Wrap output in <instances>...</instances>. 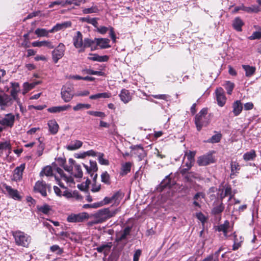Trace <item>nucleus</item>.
<instances>
[{"label":"nucleus","instance_id":"1","mask_svg":"<svg viewBox=\"0 0 261 261\" xmlns=\"http://www.w3.org/2000/svg\"><path fill=\"white\" fill-rule=\"evenodd\" d=\"M11 87H5L4 89L0 88V107L5 110L11 106L16 99V83L11 82Z\"/></svg>","mask_w":261,"mask_h":261},{"label":"nucleus","instance_id":"2","mask_svg":"<svg viewBox=\"0 0 261 261\" xmlns=\"http://www.w3.org/2000/svg\"><path fill=\"white\" fill-rule=\"evenodd\" d=\"M73 44L74 46L78 49L79 53H83L85 50V48L87 47H91V50H93L96 49L95 47L94 49L92 48V45L94 44V42L92 39L89 38H85L83 39V35L80 31H77L76 33V35L73 38Z\"/></svg>","mask_w":261,"mask_h":261},{"label":"nucleus","instance_id":"3","mask_svg":"<svg viewBox=\"0 0 261 261\" xmlns=\"http://www.w3.org/2000/svg\"><path fill=\"white\" fill-rule=\"evenodd\" d=\"M118 210L111 211L109 208H104L99 210L94 215V220L89 222L90 225L101 223L108 219L114 217L117 213Z\"/></svg>","mask_w":261,"mask_h":261},{"label":"nucleus","instance_id":"4","mask_svg":"<svg viewBox=\"0 0 261 261\" xmlns=\"http://www.w3.org/2000/svg\"><path fill=\"white\" fill-rule=\"evenodd\" d=\"M207 108H203L195 117V123L198 131L200 130L203 126L208 124V119L206 117Z\"/></svg>","mask_w":261,"mask_h":261},{"label":"nucleus","instance_id":"5","mask_svg":"<svg viewBox=\"0 0 261 261\" xmlns=\"http://www.w3.org/2000/svg\"><path fill=\"white\" fill-rule=\"evenodd\" d=\"M57 172L59 173V174L60 176L61 179L60 180L58 179V178L55 176V178L57 180L58 185L60 186V187H61L63 189H66V188L64 186V184L62 182L61 180H64L66 181L67 184H73V178L71 176H67L66 175L63 171L62 169H61L60 168H57L56 169Z\"/></svg>","mask_w":261,"mask_h":261},{"label":"nucleus","instance_id":"6","mask_svg":"<svg viewBox=\"0 0 261 261\" xmlns=\"http://www.w3.org/2000/svg\"><path fill=\"white\" fill-rule=\"evenodd\" d=\"M47 190L48 191L51 190V187L49 185H47L45 182L43 180L37 181L34 186V190L39 192L43 197L47 196Z\"/></svg>","mask_w":261,"mask_h":261},{"label":"nucleus","instance_id":"7","mask_svg":"<svg viewBox=\"0 0 261 261\" xmlns=\"http://www.w3.org/2000/svg\"><path fill=\"white\" fill-rule=\"evenodd\" d=\"M65 50V46L60 43L58 46L52 51V58L54 63H57L59 60L61 59Z\"/></svg>","mask_w":261,"mask_h":261},{"label":"nucleus","instance_id":"8","mask_svg":"<svg viewBox=\"0 0 261 261\" xmlns=\"http://www.w3.org/2000/svg\"><path fill=\"white\" fill-rule=\"evenodd\" d=\"M88 215L86 213L71 214L67 218V221L70 223H79L84 221L88 219Z\"/></svg>","mask_w":261,"mask_h":261},{"label":"nucleus","instance_id":"9","mask_svg":"<svg viewBox=\"0 0 261 261\" xmlns=\"http://www.w3.org/2000/svg\"><path fill=\"white\" fill-rule=\"evenodd\" d=\"M31 237L23 232L17 231V245L28 247L31 242Z\"/></svg>","mask_w":261,"mask_h":261},{"label":"nucleus","instance_id":"10","mask_svg":"<svg viewBox=\"0 0 261 261\" xmlns=\"http://www.w3.org/2000/svg\"><path fill=\"white\" fill-rule=\"evenodd\" d=\"M96 28V31L98 33L100 34L104 35L107 33V32L109 31V35L111 38L113 42L115 43L116 41V36L114 32V28L112 27H106L105 26H100L97 27H95Z\"/></svg>","mask_w":261,"mask_h":261},{"label":"nucleus","instance_id":"11","mask_svg":"<svg viewBox=\"0 0 261 261\" xmlns=\"http://www.w3.org/2000/svg\"><path fill=\"white\" fill-rule=\"evenodd\" d=\"M84 167L87 170L88 173L90 174L91 177L93 178L94 181H95L97 176V174L96 173L98 170L97 163L95 161H90V167L88 166L83 164Z\"/></svg>","mask_w":261,"mask_h":261},{"label":"nucleus","instance_id":"12","mask_svg":"<svg viewBox=\"0 0 261 261\" xmlns=\"http://www.w3.org/2000/svg\"><path fill=\"white\" fill-rule=\"evenodd\" d=\"M216 97L217 103L220 107H223L226 103V97L225 95L224 90L222 88L219 87L215 90Z\"/></svg>","mask_w":261,"mask_h":261},{"label":"nucleus","instance_id":"13","mask_svg":"<svg viewBox=\"0 0 261 261\" xmlns=\"http://www.w3.org/2000/svg\"><path fill=\"white\" fill-rule=\"evenodd\" d=\"M14 115L8 114L4 117H0V124L6 127H12L14 124Z\"/></svg>","mask_w":261,"mask_h":261},{"label":"nucleus","instance_id":"14","mask_svg":"<svg viewBox=\"0 0 261 261\" xmlns=\"http://www.w3.org/2000/svg\"><path fill=\"white\" fill-rule=\"evenodd\" d=\"M61 94L62 99L66 102L70 101L73 97L72 88L70 87H63Z\"/></svg>","mask_w":261,"mask_h":261},{"label":"nucleus","instance_id":"15","mask_svg":"<svg viewBox=\"0 0 261 261\" xmlns=\"http://www.w3.org/2000/svg\"><path fill=\"white\" fill-rule=\"evenodd\" d=\"M94 44L96 43L97 46H98L101 49L108 48L111 47L110 44V40L108 38H96L92 40Z\"/></svg>","mask_w":261,"mask_h":261},{"label":"nucleus","instance_id":"16","mask_svg":"<svg viewBox=\"0 0 261 261\" xmlns=\"http://www.w3.org/2000/svg\"><path fill=\"white\" fill-rule=\"evenodd\" d=\"M71 26V22L70 21H65L61 23H57L49 30V32L50 33H53L61 30H64L67 28H70Z\"/></svg>","mask_w":261,"mask_h":261},{"label":"nucleus","instance_id":"17","mask_svg":"<svg viewBox=\"0 0 261 261\" xmlns=\"http://www.w3.org/2000/svg\"><path fill=\"white\" fill-rule=\"evenodd\" d=\"M213 162V159L211 154L201 156L197 160V163L199 166H206Z\"/></svg>","mask_w":261,"mask_h":261},{"label":"nucleus","instance_id":"18","mask_svg":"<svg viewBox=\"0 0 261 261\" xmlns=\"http://www.w3.org/2000/svg\"><path fill=\"white\" fill-rule=\"evenodd\" d=\"M132 151L138 157L139 160H142L146 156L145 151L141 145H136L131 147Z\"/></svg>","mask_w":261,"mask_h":261},{"label":"nucleus","instance_id":"19","mask_svg":"<svg viewBox=\"0 0 261 261\" xmlns=\"http://www.w3.org/2000/svg\"><path fill=\"white\" fill-rule=\"evenodd\" d=\"M32 45L33 47H42L45 46L49 49H53L54 48V45L53 44V43L50 41H36L33 42L32 43Z\"/></svg>","mask_w":261,"mask_h":261},{"label":"nucleus","instance_id":"20","mask_svg":"<svg viewBox=\"0 0 261 261\" xmlns=\"http://www.w3.org/2000/svg\"><path fill=\"white\" fill-rule=\"evenodd\" d=\"M63 196L67 199L74 198L76 200H81L82 196L79 194L78 192L74 191L73 192L68 190H65L63 192Z\"/></svg>","mask_w":261,"mask_h":261},{"label":"nucleus","instance_id":"21","mask_svg":"<svg viewBox=\"0 0 261 261\" xmlns=\"http://www.w3.org/2000/svg\"><path fill=\"white\" fill-rule=\"evenodd\" d=\"M83 145V142L80 140H74L66 145V148L69 151H73L80 148Z\"/></svg>","mask_w":261,"mask_h":261},{"label":"nucleus","instance_id":"22","mask_svg":"<svg viewBox=\"0 0 261 261\" xmlns=\"http://www.w3.org/2000/svg\"><path fill=\"white\" fill-rule=\"evenodd\" d=\"M120 99L124 103H128L132 99V95L128 90L123 89L119 94Z\"/></svg>","mask_w":261,"mask_h":261},{"label":"nucleus","instance_id":"23","mask_svg":"<svg viewBox=\"0 0 261 261\" xmlns=\"http://www.w3.org/2000/svg\"><path fill=\"white\" fill-rule=\"evenodd\" d=\"M71 106L70 105H64L61 106H56L52 107L47 109V111L51 113H60L63 111H65L70 108Z\"/></svg>","mask_w":261,"mask_h":261},{"label":"nucleus","instance_id":"24","mask_svg":"<svg viewBox=\"0 0 261 261\" xmlns=\"http://www.w3.org/2000/svg\"><path fill=\"white\" fill-rule=\"evenodd\" d=\"M193 164L194 163L190 162V161H187L185 160L184 164H182L181 167L179 169L178 172L182 175H184L191 169Z\"/></svg>","mask_w":261,"mask_h":261},{"label":"nucleus","instance_id":"25","mask_svg":"<svg viewBox=\"0 0 261 261\" xmlns=\"http://www.w3.org/2000/svg\"><path fill=\"white\" fill-rule=\"evenodd\" d=\"M47 125L49 128V131L51 134L55 135L57 133L59 129V125L55 120H49Z\"/></svg>","mask_w":261,"mask_h":261},{"label":"nucleus","instance_id":"26","mask_svg":"<svg viewBox=\"0 0 261 261\" xmlns=\"http://www.w3.org/2000/svg\"><path fill=\"white\" fill-rule=\"evenodd\" d=\"M232 112L235 116H238L242 112L243 105L240 100H237L232 104Z\"/></svg>","mask_w":261,"mask_h":261},{"label":"nucleus","instance_id":"27","mask_svg":"<svg viewBox=\"0 0 261 261\" xmlns=\"http://www.w3.org/2000/svg\"><path fill=\"white\" fill-rule=\"evenodd\" d=\"M41 83V81H36L32 83L25 82L23 85L22 94L24 95L28 91L34 88L36 85Z\"/></svg>","mask_w":261,"mask_h":261},{"label":"nucleus","instance_id":"28","mask_svg":"<svg viewBox=\"0 0 261 261\" xmlns=\"http://www.w3.org/2000/svg\"><path fill=\"white\" fill-rule=\"evenodd\" d=\"M4 188H5L6 192L5 194H7L8 196L14 199H16V190L12 188L11 186H8L6 184L4 185Z\"/></svg>","mask_w":261,"mask_h":261},{"label":"nucleus","instance_id":"29","mask_svg":"<svg viewBox=\"0 0 261 261\" xmlns=\"http://www.w3.org/2000/svg\"><path fill=\"white\" fill-rule=\"evenodd\" d=\"M112 96V94L110 92H103L99 93L96 94L91 95L90 96L89 98L90 99H97L100 98H109Z\"/></svg>","mask_w":261,"mask_h":261},{"label":"nucleus","instance_id":"30","mask_svg":"<svg viewBox=\"0 0 261 261\" xmlns=\"http://www.w3.org/2000/svg\"><path fill=\"white\" fill-rule=\"evenodd\" d=\"M195 151H186L185 152L184 156L183 158V164H184L185 162V160L187 161H190V162H192L193 163H194L195 161Z\"/></svg>","mask_w":261,"mask_h":261},{"label":"nucleus","instance_id":"31","mask_svg":"<svg viewBox=\"0 0 261 261\" xmlns=\"http://www.w3.org/2000/svg\"><path fill=\"white\" fill-rule=\"evenodd\" d=\"M242 68L245 71V75L247 77L253 75L256 70L255 67L248 65H242Z\"/></svg>","mask_w":261,"mask_h":261},{"label":"nucleus","instance_id":"32","mask_svg":"<svg viewBox=\"0 0 261 261\" xmlns=\"http://www.w3.org/2000/svg\"><path fill=\"white\" fill-rule=\"evenodd\" d=\"M244 25L242 20L239 17H236L233 21L232 26L236 31L240 32L242 31V27Z\"/></svg>","mask_w":261,"mask_h":261},{"label":"nucleus","instance_id":"33","mask_svg":"<svg viewBox=\"0 0 261 261\" xmlns=\"http://www.w3.org/2000/svg\"><path fill=\"white\" fill-rule=\"evenodd\" d=\"M256 156V154L255 151L253 149H252L244 154L243 159L245 161H252L255 159Z\"/></svg>","mask_w":261,"mask_h":261},{"label":"nucleus","instance_id":"34","mask_svg":"<svg viewBox=\"0 0 261 261\" xmlns=\"http://www.w3.org/2000/svg\"><path fill=\"white\" fill-rule=\"evenodd\" d=\"M49 33H50L49 30H47L45 29L38 28L35 31V34L38 37H46L49 36Z\"/></svg>","mask_w":261,"mask_h":261},{"label":"nucleus","instance_id":"35","mask_svg":"<svg viewBox=\"0 0 261 261\" xmlns=\"http://www.w3.org/2000/svg\"><path fill=\"white\" fill-rule=\"evenodd\" d=\"M169 175H167L166 177L163 180L162 182L161 183V186L163 189L168 188H170L172 185H173L174 181H172L171 178L169 177Z\"/></svg>","mask_w":261,"mask_h":261},{"label":"nucleus","instance_id":"36","mask_svg":"<svg viewBox=\"0 0 261 261\" xmlns=\"http://www.w3.org/2000/svg\"><path fill=\"white\" fill-rule=\"evenodd\" d=\"M80 20L82 22H86L91 24L94 27H97V25L98 24L97 18H90L89 16H87L81 18Z\"/></svg>","mask_w":261,"mask_h":261},{"label":"nucleus","instance_id":"37","mask_svg":"<svg viewBox=\"0 0 261 261\" xmlns=\"http://www.w3.org/2000/svg\"><path fill=\"white\" fill-rule=\"evenodd\" d=\"M92 55H93V57L89 58V59L90 60L94 61H98V62H107L108 61L109 58V57L106 55L102 56H100L97 54H93Z\"/></svg>","mask_w":261,"mask_h":261},{"label":"nucleus","instance_id":"38","mask_svg":"<svg viewBox=\"0 0 261 261\" xmlns=\"http://www.w3.org/2000/svg\"><path fill=\"white\" fill-rule=\"evenodd\" d=\"M256 31L254 32L249 37L250 40L259 39L261 38V27L255 26Z\"/></svg>","mask_w":261,"mask_h":261},{"label":"nucleus","instance_id":"39","mask_svg":"<svg viewBox=\"0 0 261 261\" xmlns=\"http://www.w3.org/2000/svg\"><path fill=\"white\" fill-rule=\"evenodd\" d=\"M240 170V166L238 163L234 162L231 163V174L230 177L233 178L234 177L236 173L238 172Z\"/></svg>","mask_w":261,"mask_h":261},{"label":"nucleus","instance_id":"40","mask_svg":"<svg viewBox=\"0 0 261 261\" xmlns=\"http://www.w3.org/2000/svg\"><path fill=\"white\" fill-rule=\"evenodd\" d=\"M132 164L130 162H126L122 165L120 174L122 175H126L130 171Z\"/></svg>","mask_w":261,"mask_h":261},{"label":"nucleus","instance_id":"41","mask_svg":"<svg viewBox=\"0 0 261 261\" xmlns=\"http://www.w3.org/2000/svg\"><path fill=\"white\" fill-rule=\"evenodd\" d=\"M40 176L42 177L43 175L46 176H50L53 175V169L49 166L45 167L40 173Z\"/></svg>","mask_w":261,"mask_h":261},{"label":"nucleus","instance_id":"42","mask_svg":"<svg viewBox=\"0 0 261 261\" xmlns=\"http://www.w3.org/2000/svg\"><path fill=\"white\" fill-rule=\"evenodd\" d=\"M58 161L60 162V165L64 168V170L68 172L71 174L73 170V166L70 165H65V164L66 163V161L64 159L59 158Z\"/></svg>","mask_w":261,"mask_h":261},{"label":"nucleus","instance_id":"43","mask_svg":"<svg viewBox=\"0 0 261 261\" xmlns=\"http://www.w3.org/2000/svg\"><path fill=\"white\" fill-rule=\"evenodd\" d=\"M73 175L76 178H81L83 176V172L81 166L80 165L75 164L74 166Z\"/></svg>","mask_w":261,"mask_h":261},{"label":"nucleus","instance_id":"44","mask_svg":"<svg viewBox=\"0 0 261 261\" xmlns=\"http://www.w3.org/2000/svg\"><path fill=\"white\" fill-rule=\"evenodd\" d=\"M244 11L248 13H258L260 11L259 8L257 5H252L250 7H246L244 6Z\"/></svg>","mask_w":261,"mask_h":261},{"label":"nucleus","instance_id":"45","mask_svg":"<svg viewBox=\"0 0 261 261\" xmlns=\"http://www.w3.org/2000/svg\"><path fill=\"white\" fill-rule=\"evenodd\" d=\"M130 231V228L126 227L124 228L123 232L120 234L119 237H118L117 240L121 241L126 239L127 236L129 234Z\"/></svg>","mask_w":261,"mask_h":261},{"label":"nucleus","instance_id":"46","mask_svg":"<svg viewBox=\"0 0 261 261\" xmlns=\"http://www.w3.org/2000/svg\"><path fill=\"white\" fill-rule=\"evenodd\" d=\"M222 138V135L220 133H217L213 135L211 138L207 140V142L211 143H216L220 141Z\"/></svg>","mask_w":261,"mask_h":261},{"label":"nucleus","instance_id":"47","mask_svg":"<svg viewBox=\"0 0 261 261\" xmlns=\"http://www.w3.org/2000/svg\"><path fill=\"white\" fill-rule=\"evenodd\" d=\"M82 12L85 14L95 13L98 12V9L96 6L93 5L90 8L83 9Z\"/></svg>","mask_w":261,"mask_h":261},{"label":"nucleus","instance_id":"48","mask_svg":"<svg viewBox=\"0 0 261 261\" xmlns=\"http://www.w3.org/2000/svg\"><path fill=\"white\" fill-rule=\"evenodd\" d=\"M185 178L186 181L189 182H192L193 179L198 178V175L194 172H189L185 174Z\"/></svg>","mask_w":261,"mask_h":261},{"label":"nucleus","instance_id":"49","mask_svg":"<svg viewBox=\"0 0 261 261\" xmlns=\"http://www.w3.org/2000/svg\"><path fill=\"white\" fill-rule=\"evenodd\" d=\"M223 86L226 90L227 94L230 95L234 88V85L233 83H231L230 81H226L223 85Z\"/></svg>","mask_w":261,"mask_h":261},{"label":"nucleus","instance_id":"50","mask_svg":"<svg viewBox=\"0 0 261 261\" xmlns=\"http://www.w3.org/2000/svg\"><path fill=\"white\" fill-rule=\"evenodd\" d=\"M112 246V244L111 242L108 243L106 244H103V245L98 247L96 248V250L98 252L101 253L104 251L110 250V249L111 248Z\"/></svg>","mask_w":261,"mask_h":261},{"label":"nucleus","instance_id":"51","mask_svg":"<svg viewBox=\"0 0 261 261\" xmlns=\"http://www.w3.org/2000/svg\"><path fill=\"white\" fill-rule=\"evenodd\" d=\"M229 222L228 221H225V222L218 227V231H222L224 233V235L225 237H227V229L229 227Z\"/></svg>","mask_w":261,"mask_h":261},{"label":"nucleus","instance_id":"52","mask_svg":"<svg viewBox=\"0 0 261 261\" xmlns=\"http://www.w3.org/2000/svg\"><path fill=\"white\" fill-rule=\"evenodd\" d=\"M97 156L98 162L99 164L102 165H109V162L108 160L103 158L104 154L103 153L98 152Z\"/></svg>","mask_w":261,"mask_h":261},{"label":"nucleus","instance_id":"53","mask_svg":"<svg viewBox=\"0 0 261 261\" xmlns=\"http://www.w3.org/2000/svg\"><path fill=\"white\" fill-rule=\"evenodd\" d=\"M50 250L52 252L55 253L57 255H61L63 252V250L58 245H54L50 247Z\"/></svg>","mask_w":261,"mask_h":261},{"label":"nucleus","instance_id":"54","mask_svg":"<svg viewBox=\"0 0 261 261\" xmlns=\"http://www.w3.org/2000/svg\"><path fill=\"white\" fill-rule=\"evenodd\" d=\"M101 181L106 184L109 185L110 184V175L107 171L103 172L101 175Z\"/></svg>","mask_w":261,"mask_h":261},{"label":"nucleus","instance_id":"55","mask_svg":"<svg viewBox=\"0 0 261 261\" xmlns=\"http://www.w3.org/2000/svg\"><path fill=\"white\" fill-rule=\"evenodd\" d=\"M25 164L23 163L17 167V181L20 180L22 178V172L25 169Z\"/></svg>","mask_w":261,"mask_h":261},{"label":"nucleus","instance_id":"56","mask_svg":"<svg viewBox=\"0 0 261 261\" xmlns=\"http://www.w3.org/2000/svg\"><path fill=\"white\" fill-rule=\"evenodd\" d=\"M123 196V194L120 191H117L112 195L111 199H113V201L117 202H119Z\"/></svg>","mask_w":261,"mask_h":261},{"label":"nucleus","instance_id":"57","mask_svg":"<svg viewBox=\"0 0 261 261\" xmlns=\"http://www.w3.org/2000/svg\"><path fill=\"white\" fill-rule=\"evenodd\" d=\"M88 114L90 115L94 116L95 117L104 118L106 117L105 114L102 112L100 111H89L87 112Z\"/></svg>","mask_w":261,"mask_h":261},{"label":"nucleus","instance_id":"58","mask_svg":"<svg viewBox=\"0 0 261 261\" xmlns=\"http://www.w3.org/2000/svg\"><path fill=\"white\" fill-rule=\"evenodd\" d=\"M38 210L39 212H42L44 214H47L51 210V208L50 206H49L48 205L44 204L42 206L38 207Z\"/></svg>","mask_w":261,"mask_h":261},{"label":"nucleus","instance_id":"59","mask_svg":"<svg viewBox=\"0 0 261 261\" xmlns=\"http://www.w3.org/2000/svg\"><path fill=\"white\" fill-rule=\"evenodd\" d=\"M151 97L159 99H162L165 101H168L170 98V95L168 94H155V95H151Z\"/></svg>","mask_w":261,"mask_h":261},{"label":"nucleus","instance_id":"60","mask_svg":"<svg viewBox=\"0 0 261 261\" xmlns=\"http://www.w3.org/2000/svg\"><path fill=\"white\" fill-rule=\"evenodd\" d=\"M86 73L90 75H97L99 76H102L104 75V72L101 71H94L90 69L85 70Z\"/></svg>","mask_w":261,"mask_h":261},{"label":"nucleus","instance_id":"61","mask_svg":"<svg viewBox=\"0 0 261 261\" xmlns=\"http://www.w3.org/2000/svg\"><path fill=\"white\" fill-rule=\"evenodd\" d=\"M10 149V143L7 141L0 143V150H9Z\"/></svg>","mask_w":261,"mask_h":261},{"label":"nucleus","instance_id":"62","mask_svg":"<svg viewBox=\"0 0 261 261\" xmlns=\"http://www.w3.org/2000/svg\"><path fill=\"white\" fill-rule=\"evenodd\" d=\"M224 193L226 194L227 196H229L228 200H230L231 198H233V195L231 193V188L230 186H226L224 188Z\"/></svg>","mask_w":261,"mask_h":261},{"label":"nucleus","instance_id":"63","mask_svg":"<svg viewBox=\"0 0 261 261\" xmlns=\"http://www.w3.org/2000/svg\"><path fill=\"white\" fill-rule=\"evenodd\" d=\"M224 208V206L222 203L220 204L219 205L216 206L213 209V212L215 214H219L221 213Z\"/></svg>","mask_w":261,"mask_h":261},{"label":"nucleus","instance_id":"64","mask_svg":"<svg viewBox=\"0 0 261 261\" xmlns=\"http://www.w3.org/2000/svg\"><path fill=\"white\" fill-rule=\"evenodd\" d=\"M201 261H218L217 259L214 257L211 254L207 256Z\"/></svg>","mask_w":261,"mask_h":261}]
</instances>
